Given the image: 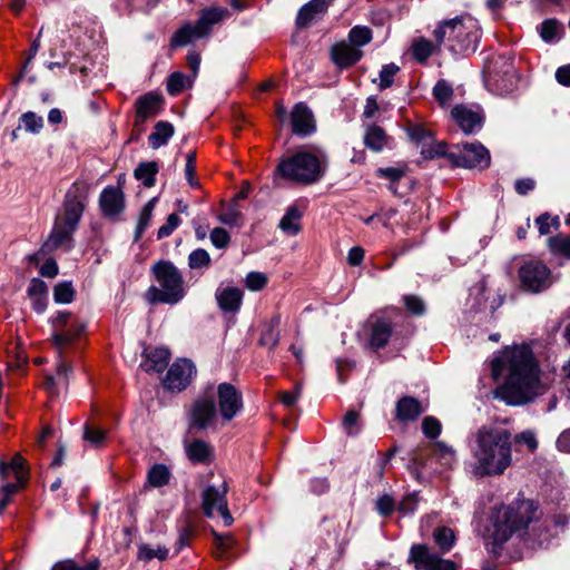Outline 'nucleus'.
Instances as JSON below:
<instances>
[{"label":"nucleus","mask_w":570,"mask_h":570,"mask_svg":"<svg viewBox=\"0 0 570 570\" xmlns=\"http://www.w3.org/2000/svg\"><path fill=\"white\" fill-rule=\"evenodd\" d=\"M492 377L503 382L494 390V397L507 405L520 406L544 394L548 386L540 379V368L527 345L505 347L491 361Z\"/></svg>","instance_id":"nucleus-1"},{"label":"nucleus","mask_w":570,"mask_h":570,"mask_svg":"<svg viewBox=\"0 0 570 570\" xmlns=\"http://www.w3.org/2000/svg\"><path fill=\"white\" fill-rule=\"evenodd\" d=\"M470 450L475 476L502 475L512 464V433L499 425H482L472 434Z\"/></svg>","instance_id":"nucleus-2"},{"label":"nucleus","mask_w":570,"mask_h":570,"mask_svg":"<svg viewBox=\"0 0 570 570\" xmlns=\"http://www.w3.org/2000/svg\"><path fill=\"white\" fill-rule=\"evenodd\" d=\"M88 189L83 183H75L65 196L61 213L56 217L52 230L42 244L41 250L45 254L66 247L72 246V235L76 232L80 218L85 210Z\"/></svg>","instance_id":"nucleus-3"},{"label":"nucleus","mask_w":570,"mask_h":570,"mask_svg":"<svg viewBox=\"0 0 570 570\" xmlns=\"http://www.w3.org/2000/svg\"><path fill=\"white\" fill-rule=\"evenodd\" d=\"M537 505L533 501L522 500L510 505L500 507L491 517V524L488 528L489 550L499 554L504 542L512 533L527 529L535 518Z\"/></svg>","instance_id":"nucleus-4"},{"label":"nucleus","mask_w":570,"mask_h":570,"mask_svg":"<svg viewBox=\"0 0 570 570\" xmlns=\"http://www.w3.org/2000/svg\"><path fill=\"white\" fill-rule=\"evenodd\" d=\"M327 156L320 147H304L278 163L275 175L284 180L311 185L318 181L326 171Z\"/></svg>","instance_id":"nucleus-5"},{"label":"nucleus","mask_w":570,"mask_h":570,"mask_svg":"<svg viewBox=\"0 0 570 570\" xmlns=\"http://www.w3.org/2000/svg\"><path fill=\"white\" fill-rule=\"evenodd\" d=\"M433 36L438 46L446 45L453 55H468L475 51L481 31L474 18L461 16L440 22Z\"/></svg>","instance_id":"nucleus-6"},{"label":"nucleus","mask_w":570,"mask_h":570,"mask_svg":"<svg viewBox=\"0 0 570 570\" xmlns=\"http://www.w3.org/2000/svg\"><path fill=\"white\" fill-rule=\"evenodd\" d=\"M158 286H151L146 293L151 303L175 305L186 295L185 281L179 269L169 261H159L151 267Z\"/></svg>","instance_id":"nucleus-7"},{"label":"nucleus","mask_w":570,"mask_h":570,"mask_svg":"<svg viewBox=\"0 0 570 570\" xmlns=\"http://www.w3.org/2000/svg\"><path fill=\"white\" fill-rule=\"evenodd\" d=\"M76 320L69 312H58L51 320L52 325V343L58 352L59 362L55 375H47L43 386L50 394H58L61 390L67 389L69 374L71 368L63 361V344L69 340L66 327Z\"/></svg>","instance_id":"nucleus-8"},{"label":"nucleus","mask_w":570,"mask_h":570,"mask_svg":"<svg viewBox=\"0 0 570 570\" xmlns=\"http://www.w3.org/2000/svg\"><path fill=\"white\" fill-rule=\"evenodd\" d=\"M485 83L499 95L511 92L517 83L515 70L510 59L493 56L484 69Z\"/></svg>","instance_id":"nucleus-9"},{"label":"nucleus","mask_w":570,"mask_h":570,"mask_svg":"<svg viewBox=\"0 0 570 570\" xmlns=\"http://www.w3.org/2000/svg\"><path fill=\"white\" fill-rule=\"evenodd\" d=\"M519 279L521 288L533 294L547 291L554 283L551 269L539 259L524 262L519 268Z\"/></svg>","instance_id":"nucleus-10"},{"label":"nucleus","mask_w":570,"mask_h":570,"mask_svg":"<svg viewBox=\"0 0 570 570\" xmlns=\"http://www.w3.org/2000/svg\"><path fill=\"white\" fill-rule=\"evenodd\" d=\"M446 155L455 166L470 169H485L491 160L489 150L478 141L456 146Z\"/></svg>","instance_id":"nucleus-11"},{"label":"nucleus","mask_w":570,"mask_h":570,"mask_svg":"<svg viewBox=\"0 0 570 570\" xmlns=\"http://www.w3.org/2000/svg\"><path fill=\"white\" fill-rule=\"evenodd\" d=\"M189 417L190 426L197 430L216 428L217 423L222 421L214 395L204 394L195 400L189 412Z\"/></svg>","instance_id":"nucleus-12"},{"label":"nucleus","mask_w":570,"mask_h":570,"mask_svg":"<svg viewBox=\"0 0 570 570\" xmlns=\"http://www.w3.org/2000/svg\"><path fill=\"white\" fill-rule=\"evenodd\" d=\"M226 493L225 482L219 488L207 487L203 492V510L209 518L222 517L224 524L228 527L233 523V517L227 507Z\"/></svg>","instance_id":"nucleus-13"},{"label":"nucleus","mask_w":570,"mask_h":570,"mask_svg":"<svg viewBox=\"0 0 570 570\" xmlns=\"http://www.w3.org/2000/svg\"><path fill=\"white\" fill-rule=\"evenodd\" d=\"M409 561L414 562L415 568L422 570H456L453 561L441 558L425 544H413Z\"/></svg>","instance_id":"nucleus-14"},{"label":"nucleus","mask_w":570,"mask_h":570,"mask_svg":"<svg viewBox=\"0 0 570 570\" xmlns=\"http://www.w3.org/2000/svg\"><path fill=\"white\" fill-rule=\"evenodd\" d=\"M216 394L222 423L232 421L243 409L242 394L229 383L219 384Z\"/></svg>","instance_id":"nucleus-15"},{"label":"nucleus","mask_w":570,"mask_h":570,"mask_svg":"<svg viewBox=\"0 0 570 570\" xmlns=\"http://www.w3.org/2000/svg\"><path fill=\"white\" fill-rule=\"evenodd\" d=\"M196 373L195 365L187 358L177 360L169 367L164 380V386L173 392L185 390Z\"/></svg>","instance_id":"nucleus-16"},{"label":"nucleus","mask_w":570,"mask_h":570,"mask_svg":"<svg viewBox=\"0 0 570 570\" xmlns=\"http://www.w3.org/2000/svg\"><path fill=\"white\" fill-rule=\"evenodd\" d=\"M451 116L461 130L471 135L482 128L484 116L479 109L470 108L465 105H456L451 110Z\"/></svg>","instance_id":"nucleus-17"},{"label":"nucleus","mask_w":570,"mask_h":570,"mask_svg":"<svg viewBox=\"0 0 570 570\" xmlns=\"http://www.w3.org/2000/svg\"><path fill=\"white\" fill-rule=\"evenodd\" d=\"M292 131L306 137L315 132L316 122L312 110L304 102L296 104L291 111Z\"/></svg>","instance_id":"nucleus-18"},{"label":"nucleus","mask_w":570,"mask_h":570,"mask_svg":"<svg viewBox=\"0 0 570 570\" xmlns=\"http://www.w3.org/2000/svg\"><path fill=\"white\" fill-rule=\"evenodd\" d=\"M407 134L413 141L423 145L421 154L424 158H434L446 154L445 145L443 142L432 144L431 132L421 125L411 126Z\"/></svg>","instance_id":"nucleus-19"},{"label":"nucleus","mask_w":570,"mask_h":570,"mask_svg":"<svg viewBox=\"0 0 570 570\" xmlns=\"http://www.w3.org/2000/svg\"><path fill=\"white\" fill-rule=\"evenodd\" d=\"M163 97L156 92H147L136 101L135 125H142L147 119L155 117L161 109Z\"/></svg>","instance_id":"nucleus-20"},{"label":"nucleus","mask_w":570,"mask_h":570,"mask_svg":"<svg viewBox=\"0 0 570 570\" xmlns=\"http://www.w3.org/2000/svg\"><path fill=\"white\" fill-rule=\"evenodd\" d=\"M99 206L105 216L115 217L119 215L124 207V194L118 187H106L99 197Z\"/></svg>","instance_id":"nucleus-21"},{"label":"nucleus","mask_w":570,"mask_h":570,"mask_svg":"<svg viewBox=\"0 0 570 570\" xmlns=\"http://www.w3.org/2000/svg\"><path fill=\"white\" fill-rule=\"evenodd\" d=\"M170 352L166 347H147L140 366L148 373H161L168 365Z\"/></svg>","instance_id":"nucleus-22"},{"label":"nucleus","mask_w":570,"mask_h":570,"mask_svg":"<svg viewBox=\"0 0 570 570\" xmlns=\"http://www.w3.org/2000/svg\"><path fill=\"white\" fill-rule=\"evenodd\" d=\"M331 56L334 63L340 68H350L361 60L363 52L361 49L343 41L332 47Z\"/></svg>","instance_id":"nucleus-23"},{"label":"nucleus","mask_w":570,"mask_h":570,"mask_svg":"<svg viewBox=\"0 0 570 570\" xmlns=\"http://www.w3.org/2000/svg\"><path fill=\"white\" fill-rule=\"evenodd\" d=\"M332 0H311L304 4L297 14L296 24L301 28L308 27L312 22L321 19L327 11Z\"/></svg>","instance_id":"nucleus-24"},{"label":"nucleus","mask_w":570,"mask_h":570,"mask_svg":"<svg viewBox=\"0 0 570 570\" xmlns=\"http://www.w3.org/2000/svg\"><path fill=\"white\" fill-rule=\"evenodd\" d=\"M219 308L225 313H236L243 302V292L237 287H218L215 293Z\"/></svg>","instance_id":"nucleus-25"},{"label":"nucleus","mask_w":570,"mask_h":570,"mask_svg":"<svg viewBox=\"0 0 570 570\" xmlns=\"http://www.w3.org/2000/svg\"><path fill=\"white\" fill-rule=\"evenodd\" d=\"M424 411L425 407L416 399L403 396L396 403L395 417L402 422L414 421Z\"/></svg>","instance_id":"nucleus-26"},{"label":"nucleus","mask_w":570,"mask_h":570,"mask_svg":"<svg viewBox=\"0 0 570 570\" xmlns=\"http://www.w3.org/2000/svg\"><path fill=\"white\" fill-rule=\"evenodd\" d=\"M392 142L385 130L377 125H368L365 127L364 145L372 151L380 153L385 147H390Z\"/></svg>","instance_id":"nucleus-27"},{"label":"nucleus","mask_w":570,"mask_h":570,"mask_svg":"<svg viewBox=\"0 0 570 570\" xmlns=\"http://www.w3.org/2000/svg\"><path fill=\"white\" fill-rule=\"evenodd\" d=\"M206 33L200 31L199 24L197 22L185 23L181 26L171 37L170 47L179 48L188 45L194 39H199L205 37Z\"/></svg>","instance_id":"nucleus-28"},{"label":"nucleus","mask_w":570,"mask_h":570,"mask_svg":"<svg viewBox=\"0 0 570 570\" xmlns=\"http://www.w3.org/2000/svg\"><path fill=\"white\" fill-rule=\"evenodd\" d=\"M392 334V325L385 318H377L371 325L370 344L374 348L386 345Z\"/></svg>","instance_id":"nucleus-29"},{"label":"nucleus","mask_w":570,"mask_h":570,"mask_svg":"<svg viewBox=\"0 0 570 570\" xmlns=\"http://www.w3.org/2000/svg\"><path fill=\"white\" fill-rule=\"evenodd\" d=\"M186 454L193 463H208L210 462L213 449L203 440H194L186 444Z\"/></svg>","instance_id":"nucleus-30"},{"label":"nucleus","mask_w":570,"mask_h":570,"mask_svg":"<svg viewBox=\"0 0 570 570\" xmlns=\"http://www.w3.org/2000/svg\"><path fill=\"white\" fill-rule=\"evenodd\" d=\"M175 132L174 126L168 121H158L154 131L149 135L148 141L153 149H158L165 146Z\"/></svg>","instance_id":"nucleus-31"},{"label":"nucleus","mask_w":570,"mask_h":570,"mask_svg":"<svg viewBox=\"0 0 570 570\" xmlns=\"http://www.w3.org/2000/svg\"><path fill=\"white\" fill-rule=\"evenodd\" d=\"M228 16V9L223 7H214L204 10L200 18L196 22L199 24L200 31L208 35L213 24L224 20Z\"/></svg>","instance_id":"nucleus-32"},{"label":"nucleus","mask_w":570,"mask_h":570,"mask_svg":"<svg viewBox=\"0 0 570 570\" xmlns=\"http://www.w3.org/2000/svg\"><path fill=\"white\" fill-rule=\"evenodd\" d=\"M26 460L19 454H14L9 463L0 462V474L7 476L8 471H12L17 482L24 484L28 480V473L24 471Z\"/></svg>","instance_id":"nucleus-33"},{"label":"nucleus","mask_w":570,"mask_h":570,"mask_svg":"<svg viewBox=\"0 0 570 570\" xmlns=\"http://www.w3.org/2000/svg\"><path fill=\"white\" fill-rule=\"evenodd\" d=\"M301 218L302 213L298 210L296 206H291L287 208L285 215L279 222V228L282 232L289 236H295L301 230Z\"/></svg>","instance_id":"nucleus-34"},{"label":"nucleus","mask_w":570,"mask_h":570,"mask_svg":"<svg viewBox=\"0 0 570 570\" xmlns=\"http://www.w3.org/2000/svg\"><path fill=\"white\" fill-rule=\"evenodd\" d=\"M548 247L553 255L570 259V236L559 234L550 237L548 239Z\"/></svg>","instance_id":"nucleus-35"},{"label":"nucleus","mask_w":570,"mask_h":570,"mask_svg":"<svg viewBox=\"0 0 570 570\" xmlns=\"http://www.w3.org/2000/svg\"><path fill=\"white\" fill-rule=\"evenodd\" d=\"M158 171L157 164L154 161L141 163L135 169V177L141 180L145 187H153L155 185V176Z\"/></svg>","instance_id":"nucleus-36"},{"label":"nucleus","mask_w":570,"mask_h":570,"mask_svg":"<svg viewBox=\"0 0 570 570\" xmlns=\"http://www.w3.org/2000/svg\"><path fill=\"white\" fill-rule=\"evenodd\" d=\"M431 452L440 460L441 464L445 466L450 468L455 462V451L444 442L439 441L432 443Z\"/></svg>","instance_id":"nucleus-37"},{"label":"nucleus","mask_w":570,"mask_h":570,"mask_svg":"<svg viewBox=\"0 0 570 570\" xmlns=\"http://www.w3.org/2000/svg\"><path fill=\"white\" fill-rule=\"evenodd\" d=\"M433 538L442 552L450 551L455 542L453 530L446 527L435 529L433 532Z\"/></svg>","instance_id":"nucleus-38"},{"label":"nucleus","mask_w":570,"mask_h":570,"mask_svg":"<svg viewBox=\"0 0 570 570\" xmlns=\"http://www.w3.org/2000/svg\"><path fill=\"white\" fill-rule=\"evenodd\" d=\"M439 47L424 38H420L413 42L412 52L417 61L424 62Z\"/></svg>","instance_id":"nucleus-39"},{"label":"nucleus","mask_w":570,"mask_h":570,"mask_svg":"<svg viewBox=\"0 0 570 570\" xmlns=\"http://www.w3.org/2000/svg\"><path fill=\"white\" fill-rule=\"evenodd\" d=\"M372 40V30L367 27L356 26L348 32V43L360 49Z\"/></svg>","instance_id":"nucleus-40"},{"label":"nucleus","mask_w":570,"mask_h":570,"mask_svg":"<svg viewBox=\"0 0 570 570\" xmlns=\"http://www.w3.org/2000/svg\"><path fill=\"white\" fill-rule=\"evenodd\" d=\"M100 562L97 559L88 561L85 564H78L76 561L71 559H66L56 562L52 566L51 570H98Z\"/></svg>","instance_id":"nucleus-41"},{"label":"nucleus","mask_w":570,"mask_h":570,"mask_svg":"<svg viewBox=\"0 0 570 570\" xmlns=\"http://www.w3.org/2000/svg\"><path fill=\"white\" fill-rule=\"evenodd\" d=\"M210 263V256L204 248H197L193 250L188 256V266L190 269L208 268Z\"/></svg>","instance_id":"nucleus-42"},{"label":"nucleus","mask_w":570,"mask_h":570,"mask_svg":"<svg viewBox=\"0 0 570 570\" xmlns=\"http://www.w3.org/2000/svg\"><path fill=\"white\" fill-rule=\"evenodd\" d=\"M168 557V549L161 546L151 548L148 544H142L138 550V559L142 561H150L155 558L158 560H165Z\"/></svg>","instance_id":"nucleus-43"},{"label":"nucleus","mask_w":570,"mask_h":570,"mask_svg":"<svg viewBox=\"0 0 570 570\" xmlns=\"http://www.w3.org/2000/svg\"><path fill=\"white\" fill-rule=\"evenodd\" d=\"M75 291L71 282L58 283L53 288V298L56 303L68 304L73 301Z\"/></svg>","instance_id":"nucleus-44"},{"label":"nucleus","mask_w":570,"mask_h":570,"mask_svg":"<svg viewBox=\"0 0 570 570\" xmlns=\"http://www.w3.org/2000/svg\"><path fill=\"white\" fill-rule=\"evenodd\" d=\"M433 96L441 106H446L452 99L453 88L448 81L441 79L433 87Z\"/></svg>","instance_id":"nucleus-45"},{"label":"nucleus","mask_w":570,"mask_h":570,"mask_svg":"<svg viewBox=\"0 0 570 570\" xmlns=\"http://www.w3.org/2000/svg\"><path fill=\"white\" fill-rule=\"evenodd\" d=\"M170 473L163 464L154 465L148 472V481L153 487H163L168 483Z\"/></svg>","instance_id":"nucleus-46"},{"label":"nucleus","mask_w":570,"mask_h":570,"mask_svg":"<svg viewBox=\"0 0 570 570\" xmlns=\"http://www.w3.org/2000/svg\"><path fill=\"white\" fill-rule=\"evenodd\" d=\"M342 425L347 435H357L362 428L360 422V413L354 410H348L343 417Z\"/></svg>","instance_id":"nucleus-47"},{"label":"nucleus","mask_w":570,"mask_h":570,"mask_svg":"<svg viewBox=\"0 0 570 570\" xmlns=\"http://www.w3.org/2000/svg\"><path fill=\"white\" fill-rule=\"evenodd\" d=\"M20 122L23 125L26 131L38 134L43 127V119L41 116L32 111H27L21 115Z\"/></svg>","instance_id":"nucleus-48"},{"label":"nucleus","mask_w":570,"mask_h":570,"mask_svg":"<svg viewBox=\"0 0 570 570\" xmlns=\"http://www.w3.org/2000/svg\"><path fill=\"white\" fill-rule=\"evenodd\" d=\"M188 78L183 72H173L167 80V91L171 96L180 94L188 83Z\"/></svg>","instance_id":"nucleus-49"},{"label":"nucleus","mask_w":570,"mask_h":570,"mask_svg":"<svg viewBox=\"0 0 570 570\" xmlns=\"http://www.w3.org/2000/svg\"><path fill=\"white\" fill-rule=\"evenodd\" d=\"M540 235H548L552 229H558L560 226L559 217H550L549 214H542L535 219Z\"/></svg>","instance_id":"nucleus-50"},{"label":"nucleus","mask_w":570,"mask_h":570,"mask_svg":"<svg viewBox=\"0 0 570 570\" xmlns=\"http://www.w3.org/2000/svg\"><path fill=\"white\" fill-rule=\"evenodd\" d=\"M83 439L94 446H101L106 439V432L98 426L87 424L83 431Z\"/></svg>","instance_id":"nucleus-51"},{"label":"nucleus","mask_w":570,"mask_h":570,"mask_svg":"<svg viewBox=\"0 0 570 570\" xmlns=\"http://www.w3.org/2000/svg\"><path fill=\"white\" fill-rule=\"evenodd\" d=\"M267 284V276L261 272H250L245 278V285L250 291H261Z\"/></svg>","instance_id":"nucleus-52"},{"label":"nucleus","mask_w":570,"mask_h":570,"mask_svg":"<svg viewBox=\"0 0 570 570\" xmlns=\"http://www.w3.org/2000/svg\"><path fill=\"white\" fill-rule=\"evenodd\" d=\"M155 203H156V198H153L144 206V208L140 213V216H139L138 225H137V234L138 235H141L145 232V229L148 227L151 216H153Z\"/></svg>","instance_id":"nucleus-53"},{"label":"nucleus","mask_w":570,"mask_h":570,"mask_svg":"<svg viewBox=\"0 0 570 570\" xmlns=\"http://www.w3.org/2000/svg\"><path fill=\"white\" fill-rule=\"evenodd\" d=\"M441 422L434 416H426L422 422V431L429 439H435L441 433Z\"/></svg>","instance_id":"nucleus-54"},{"label":"nucleus","mask_w":570,"mask_h":570,"mask_svg":"<svg viewBox=\"0 0 570 570\" xmlns=\"http://www.w3.org/2000/svg\"><path fill=\"white\" fill-rule=\"evenodd\" d=\"M400 68L395 63H389L382 67L380 72V88L386 89L392 86L394 76L399 72Z\"/></svg>","instance_id":"nucleus-55"},{"label":"nucleus","mask_w":570,"mask_h":570,"mask_svg":"<svg viewBox=\"0 0 570 570\" xmlns=\"http://www.w3.org/2000/svg\"><path fill=\"white\" fill-rule=\"evenodd\" d=\"M210 242L216 248H226L230 242V236L226 229L222 227H215L210 232Z\"/></svg>","instance_id":"nucleus-56"},{"label":"nucleus","mask_w":570,"mask_h":570,"mask_svg":"<svg viewBox=\"0 0 570 570\" xmlns=\"http://www.w3.org/2000/svg\"><path fill=\"white\" fill-rule=\"evenodd\" d=\"M513 442L524 444L531 452H534L538 449L535 433L531 430L522 431L514 438L512 436V443Z\"/></svg>","instance_id":"nucleus-57"},{"label":"nucleus","mask_w":570,"mask_h":570,"mask_svg":"<svg viewBox=\"0 0 570 570\" xmlns=\"http://www.w3.org/2000/svg\"><path fill=\"white\" fill-rule=\"evenodd\" d=\"M214 535H215V540H216L215 557L217 559L227 558V553L233 544V539L229 535L223 537L216 532H214Z\"/></svg>","instance_id":"nucleus-58"},{"label":"nucleus","mask_w":570,"mask_h":570,"mask_svg":"<svg viewBox=\"0 0 570 570\" xmlns=\"http://www.w3.org/2000/svg\"><path fill=\"white\" fill-rule=\"evenodd\" d=\"M179 224H180V218L178 217V215L170 214L167 217L166 224L163 225L157 232L158 239H161V238H165V237H168L169 235H171V233L179 226Z\"/></svg>","instance_id":"nucleus-59"},{"label":"nucleus","mask_w":570,"mask_h":570,"mask_svg":"<svg viewBox=\"0 0 570 570\" xmlns=\"http://www.w3.org/2000/svg\"><path fill=\"white\" fill-rule=\"evenodd\" d=\"M558 23L553 19L544 20L540 24V36L544 41H551L557 37Z\"/></svg>","instance_id":"nucleus-60"},{"label":"nucleus","mask_w":570,"mask_h":570,"mask_svg":"<svg viewBox=\"0 0 570 570\" xmlns=\"http://www.w3.org/2000/svg\"><path fill=\"white\" fill-rule=\"evenodd\" d=\"M85 331V324L79 320H73L68 327H66V332L69 334V340L63 344V351L67 350L71 343L81 335Z\"/></svg>","instance_id":"nucleus-61"},{"label":"nucleus","mask_w":570,"mask_h":570,"mask_svg":"<svg viewBox=\"0 0 570 570\" xmlns=\"http://www.w3.org/2000/svg\"><path fill=\"white\" fill-rule=\"evenodd\" d=\"M196 154L190 151L186 155V165H185V176L188 181V184L191 187H195L198 185V183L195 180V170H196Z\"/></svg>","instance_id":"nucleus-62"},{"label":"nucleus","mask_w":570,"mask_h":570,"mask_svg":"<svg viewBox=\"0 0 570 570\" xmlns=\"http://www.w3.org/2000/svg\"><path fill=\"white\" fill-rule=\"evenodd\" d=\"M404 304L406 308L414 315H422L425 311L423 301L415 295L404 296Z\"/></svg>","instance_id":"nucleus-63"},{"label":"nucleus","mask_w":570,"mask_h":570,"mask_svg":"<svg viewBox=\"0 0 570 570\" xmlns=\"http://www.w3.org/2000/svg\"><path fill=\"white\" fill-rule=\"evenodd\" d=\"M28 295L30 297H46L47 296V285L40 278H32L28 286Z\"/></svg>","instance_id":"nucleus-64"}]
</instances>
